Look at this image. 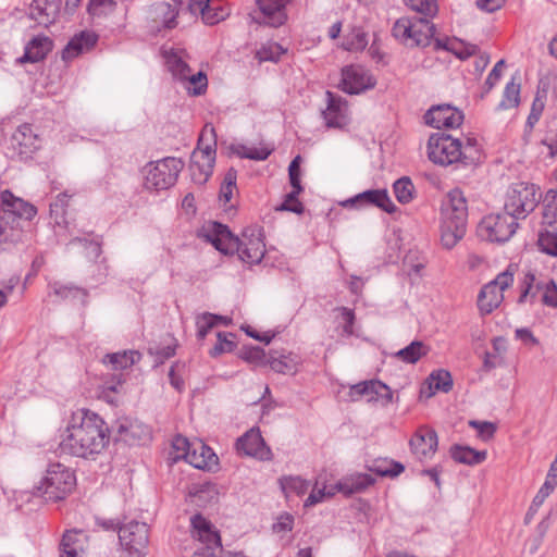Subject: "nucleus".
I'll use <instances>...</instances> for the list:
<instances>
[{
	"label": "nucleus",
	"instance_id": "57",
	"mask_svg": "<svg viewBox=\"0 0 557 557\" xmlns=\"http://www.w3.org/2000/svg\"><path fill=\"white\" fill-rule=\"evenodd\" d=\"M448 51L453 52L458 59L467 60L470 57L476 54L479 47L473 44H463L462 41L451 44Z\"/></svg>",
	"mask_w": 557,
	"mask_h": 557
},
{
	"label": "nucleus",
	"instance_id": "45",
	"mask_svg": "<svg viewBox=\"0 0 557 557\" xmlns=\"http://www.w3.org/2000/svg\"><path fill=\"white\" fill-rule=\"evenodd\" d=\"M394 194L400 203H409L413 199L414 186L408 176H403L393 185Z\"/></svg>",
	"mask_w": 557,
	"mask_h": 557
},
{
	"label": "nucleus",
	"instance_id": "10",
	"mask_svg": "<svg viewBox=\"0 0 557 557\" xmlns=\"http://www.w3.org/2000/svg\"><path fill=\"white\" fill-rule=\"evenodd\" d=\"M121 546L128 553V557H144L149 543V528L147 523L132 520L119 528Z\"/></svg>",
	"mask_w": 557,
	"mask_h": 557
},
{
	"label": "nucleus",
	"instance_id": "22",
	"mask_svg": "<svg viewBox=\"0 0 557 557\" xmlns=\"http://www.w3.org/2000/svg\"><path fill=\"white\" fill-rule=\"evenodd\" d=\"M206 237L215 249L228 255L233 253L237 244V237L234 236L226 225L219 222L209 223Z\"/></svg>",
	"mask_w": 557,
	"mask_h": 557
},
{
	"label": "nucleus",
	"instance_id": "58",
	"mask_svg": "<svg viewBox=\"0 0 557 557\" xmlns=\"http://www.w3.org/2000/svg\"><path fill=\"white\" fill-rule=\"evenodd\" d=\"M159 9L163 14V26L165 28L172 29L177 25L176 17L178 15L177 5H172L168 2H161L159 4Z\"/></svg>",
	"mask_w": 557,
	"mask_h": 557
},
{
	"label": "nucleus",
	"instance_id": "59",
	"mask_svg": "<svg viewBox=\"0 0 557 557\" xmlns=\"http://www.w3.org/2000/svg\"><path fill=\"white\" fill-rule=\"evenodd\" d=\"M300 156H297L293 159L288 166L289 183L294 189H297V191H302V186L300 183Z\"/></svg>",
	"mask_w": 557,
	"mask_h": 557
},
{
	"label": "nucleus",
	"instance_id": "16",
	"mask_svg": "<svg viewBox=\"0 0 557 557\" xmlns=\"http://www.w3.org/2000/svg\"><path fill=\"white\" fill-rule=\"evenodd\" d=\"M437 446V433L426 425L418 428L409 441L410 451L419 461L431 459L435 455Z\"/></svg>",
	"mask_w": 557,
	"mask_h": 557
},
{
	"label": "nucleus",
	"instance_id": "19",
	"mask_svg": "<svg viewBox=\"0 0 557 557\" xmlns=\"http://www.w3.org/2000/svg\"><path fill=\"white\" fill-rule=\"evenodd\" d=\"M115 441L127 445H136L150 438V429L148 425L127 418L120 419L113 426Z\"/></svg>",
	"mask_w": 557,
	"mask_h": 557
},
{
	"label": "nucleus",
	"instance_id": "21",
	"mask_svg": "<svg viewBox=\"0 0 557 557\" xmlns=\"http://www.w3.org/2000/svg\"><path fill=\"white\" fill-rule=\"evenodd\" d=\"M12 144L22 160H27L39 149L40 140L28 124L16 128L12 135Z\"/></svg>",
	"mask_w": 557,
	"mask_h": 557
},
{
	"label": "nucleus",
	"instance_id": "29",
	"mask_svg": "<svg viewBox=\"0 0 557 557\" xmlns=\"http://www.w3.org/2000/svg\"><path fill=\"white\" fill-rule=\"evenodd\" d=\"M23 225L0 214V251L22 240Z\"/></svg>",
	"mask_w": 557,
	"mask_h": 557
},
{
	"label": "nucleus",
	"instance_id": "2",
	"mask_svg": "<svg viewBox=\"0 0 557 557\" xmlns=\"http://www.w3.org/2000/svg\"><path fill=\"white\" fill-rule=\"evenodd\" d=\"M428 157L430 161L442 166H472L481 160V147L475 137L468 136L461 141L451 135L437 133L428 140Z\"/></svg>",
	"mask_w": 557,
	"mask_h": 557
},
{
	"label": "nucleus",
	"instance_id": "44",
	"mask_svg": "<svg viewBox=\"0 0 557 557\" xmlns=\"http://www.w3.org/2000/svg\"><path fill=\"white\" fill-rule=\"evenodd\" d=\"M368 45L367 34L360 27H354L343 41V48L347 51H361Z\"/></svg>",
	"mask_w": 557,
	"mask_h": 557
},
{
	"label": "nucleus",
	"instance_id": "28",
	"mask_svg": "<svg viewBox=\"0 0 557 557\" xmlns=\"http://www.w3.org/2000/svg\"><path fill=\"white\" fill-rule=\"evenodd\" d=\"M187 462L196 469H211L218 463V457L203 442L197 441L187 454Z\"/></svg>",
	"mask_w": 557,
	"mask_h": 557
},
{
	"label": "nucleus",
	"instance_id": "17",
	"mask_svg": "<svg viewBox=\"0 0 557 557\" xmlns=\"http://www.w3.org/2000/svg\"><path fill=\"white\" fill-rule=\"evenodd\" d=\"M463 113L457 108L444 103L433 106L424 114L426 125L434 128H457L463 122Z\"/></svg>",
	"mask_w": 557,
	"mask_h": 557
},
{
	"label": "nucleus",
	"instance_id": "37",
	"mask_svg": "<svg viewBox=\"0 0 557 557\" xmlns=\"http://www.w3.org/2000/svg\"><path fill=\"white\" fill-rule=\"evenodd\" d=\"M278 482L286 497L290 495L302 496L310 486L309 481L297 475L283 476Z\"/></svg>",
	"mask_w": 557,
	"mask_h": 557
},
{
	"label": "nucleus",
	"instance_id": "62",
	"mask_svg": "<svg viewBox=\"0 0 557 557\" xmlns=\"http://www.w3.org/2000/svg\"><path fill=\"white\" fill-rule=\"evenodd\" d=\"M335 493L336 491L334 490V486L329 491H326L325 486L322 488H313L305 500V507L314 506L318 503H321L325 497H332Z\"/></svg>",
	"mask_w": 557,
	"mask_h": 557
},
{
	"label": "nucleus",
	"instance_id": "15",
	"mask_svg": "<svg viewBox=\"0 0 557 557\" xmlns=\"http://www.w3.org/2000/svg\"><path fill=\"white\" fill-rule=\"evenodd\" d=\"M375 86V79L364 67L348 65L342 70V79L338 84L341 90L356 95Z\"/></svg>",
	"mask_w": 557,
	"mask_h": 557
},
{
	"label": "nucleus",
	"instance_id": "20",
	"mask_svg": "<svg viewBox=\"0 0 557 557\" xmlns=\"http://www.w3.org/2000/svg\"><path fill=\"white\" fill-rule=\"evenodd\" d=\"M236 448L239 453L256 457L260 460H271L272 451L267 446L259 429L252 428L237 440Z\"/></svg>",
	"mask_w": 557,
	"mask_h": 557
},
{
	"label": "nucleus",
	"instance_id": "25",
	"mask_svg": "<svg viewBox=\"0 0 557 557\" xmlns=\"http://www.w3.org/2000/svg\"><path fill=\"white\" fill-rule=\"evenodd\" d=\"M349 396L352 400H358L363 396H368V400L377 398L391 401L393 394L391 388L380 381L361 382L350 387Z\"/></svg>",
	"mask_w": 557,
	"mask_h": 557
},
{
	"label": "nucleus",
	"instance_id": "47",
	"mask_svg": "<svg viewBox=\"0 0 557 557\" xmlns=\"http://www.w3.org/2000/svg\"><path fill=\"white\" fill-rule=\"evenodd\" d=\"M543 219L544 222L552 225L557 222V188L549 189L543 199Z\"/></svg>",
	"mask_w": 557,
	"mask_h": 557
},
{
	"label": "nucleus",
	"instance_id": "11",
	"mask_svg": "<svg viewBox=\"0 0 557 557\" xmlns=\"http://www.w3.org/2000/svg\"><path fill=\"white\" fill-rule=\"evenodd\" d=\"M513 282V273L507 269L499 273L495 280L485 284L478 296V307L482 314H490L503 301V292Z\"/></svg>",
	"mask_w": 557,
	"mask_h": 557
},
{
	"label": "nucleus",
	"instance_id": "27",
	"mask_svg": "<svg viewBox=\"0 0 557 557\" xmlns=\"http://www.w3.org/2000/svg\"><path fill=\"white\" fill-rule=\"evenodd\" d=\"M52 48L53 41L48 36H36L26 45L24 54L17 61L20 63L42 61Z\"/></svg>",
	"mask_w": 557,
	"mask_h": 557
},
{
	"label": "nucleus",
	"instance_id": "55",
	"mask_svg": "<svg viewBox=\"0 0 557 557\" xmlns=\"http://www.w3.org/2000/svg\"><path fill=\"white\" fill-rule=\"evenodd\" d=\"M54 294L57 296H60L62 298H69V297H82L83 301H86V298L88 296V293L86 289L81 288L78 286L74 285H61L58 283H54L52 285Z\"/></svg>",
	"mask_w": 557,
	"mask_h": 557
},
{
	"label": "nucleus",
	"instance_id": "60",
	"mask_svg": "<svg viewBox=\"0 0 557 557\" xmlns=\"http://www.w3.org/2000/svg\"><path fill=\"white\" fill-rule=\"evenodd\" d=\"M115 5L113 0H89L88 12L94 16H100L112 11Z\"/></svg>",
	"mask_w": 557,
	"mask_h": 557
},
{
	"label": "nucleus",
	"instance_id": "18",
	"mask_svg": "<svg viewBox=\"0 0 557 557\" xmlns=\"http://www.w3.org/2000/svg\"><path fill=\"white\" fill-rule=\"evenodd\" d=\"M0 197V214L9 218L11 221L23 224L32 220L37 213L36 208L32 203L15 197L10 190L2 191Z\"/></svg>",
	"mask_w": 557,
	"mask_h": 557
},
{
	"label": "nucleus",
	"instance_id": "40",
	"mask_svg": "<svg viewBox=\"0 0 557 557\" xmlns=\"http://www.w3.org/2000/svg\"><path fill=\"white\" fill-rule=\"evenodd\" d=\"M369 469L381 476L395 478L405 470V467L403 463L392 459H377L373 461Z\"/></svg>",
	"mask_w": 557,
	"mask_h": 557
},
{
	"label": "nucleus",
	"instance_id": "54",
	"mask_svg": "<svg viewBox=\"0 0 557 557\" xmlns=\"http://www.w3.org/2000/svg\"><path fill=\"white\" fill-rule=\"evenodd\" d=\"M537 244L543 252L557 257V233L548 231L540 233Z\"/></svg>",
	"mask_w": 557,
	"mask_h": 557
},
{
	"label": "nucleus",
	"instance_id": "24",
	"mask_svg": "<svg viewBox=\"0 0 557 557\" xmlns=\"http://www.w3.org/2000/svg\"><path fill=\"white\" fill-rule=\"evenodd\" d=\"M327 106L322 116L327 127L341 128L346 124L347 102L339 96L326 91Z\"/></svg>",
	"mask_w": 557,
	"mask_h": 557
},
{
	"label": "nucleus",
	"instance_id": "41",
	"mask_svg": "<svg viewBox=\"0 0 557 557\" xmlns=\"http://www.w3.org/2000/svg\"><path fill=\"white\" fill-rule=\"evenodd\" d=\"M428 383L432 394L436 391L448 393L454 384L451 374L443 369L433 371L428 379Z\"/></svg>",
	"mask_w": 557,
	"mask_h": 557
},
{
	"label": "nucleus",
	"instance_id": "36",
	"mask_svg": "<svg viewBox=\"0 0 557 557\" xmlns=\"http://www.w3.org/2000/svg\"><path fill=\"white\" fill-rule=\"evenodd\" d=\"M428 352H429L428 346H425L420 341H413L405 348L398 350L395 354V357L406 363L413 364V363L418 362L422 357L426 356Z\"/></svg>",
	"mask_w": 557,
	"mask_h": 557
},
{
	"label": "nucleus",
	"instance_id": "33",
	"mask_svg": "<svg viewBox=\"0 0 557 557\" xmlns=\"http://www.w3.org/2000/svg\"><path fill=\"white\" fill-rule=\"evenodd\" d=\"M140 358L141 355L137 350H123L107 354L102 361L104 364H110L113 370H124L138 362Z\"/></svg>",
	"mask_w": 557,
	"mask_h": 557
},
{
	"label": "nucleus",
	"instance_id": "50",
	"mask_svg": "<svg viewBox=\"0 0 557 557\" xmlns=\"http://www.w3.org/2000/svg\"><path fill=\"white\" fill-rule=\"evenodd\" d=\"M218 319H222V315H216L208 312L197 317V337L199 339H203L210 332V330L218 324Z\"/></svg>",
	"mask_w": 557,
	"mask_h": 557
},
{
	"label": "nucleus",
	"instance_id": "38",
	"mask_svg": "<svg viewBox=\"0 0 557 557\" xmlns=\"http://www.w3.org/2000/svg\"><path fill=\"white\" fill-rule=\"evenodd\" d=\"M124 383L125 375L123 373L113 374L110 379L103 382L100 397L109 404H116L117 398L115 395L120 393Z\"/></svg>",
	"mask_w": 557,
	"mask_h": 557
},
{
	"label": "nucleus",
	"instance_id": "31",
	"mask_svg": "<svg viewBox=\"0 0 557 557\" xmlns=\"http://www.w3.org/2000/svg\"><path fill=\"white\" fill-rule=\"evenodd\" d=\"M85 548V535L82 532L67 531L60 544V557H82Z\"/></svg>",
	"mask_w": 557,
	"mask_h": 557
},
{
	"label": "nucleus",
	"instance_id": "12",
	"mask_svg": "<svg viewBox=\"0 0 557 557\" xmlns=\"http://www.w3.org/2000/svg\"><path fill=\"white\" fill-rule=\"evenodd\" d=\"M256 3L258 11L249 14L253 23L280 27L287 21L286 5L289 0H256Z\"/></svg>",
	"mask_w": 557,
	"mask_h": 557
},
{
	"label": "nucleus",
	"instance_id": "49",
	"mask_svg": "<svg viewBox=\"0 0 557 557\" xmlns=\"http://www.w3.org/2000/svg\"><path fill=\"white\" fill-rule=\"evenodd\" d=\"M405 2L411 10L422 14V18L430 20L438 10L436 0H405Z\"/></svg>",
	"mask_w": 557,
	"mask_h": 557
},
{
	"label": "nucleus",
	"instance_id": "4",
	"mask_svg": "<svg viewBox=\"0 0 557 557\" xmlns=\"http://www.w3.org/2000/svg\"><path fill=\"white\" fill-rule=\"evenodd\" d=\"M76 484L74 472L62 463L49 465L40 485L35 487L34 495L44 497L47 502L64 499Z\"/></svg>",
	"mask_w": 557,
	"mask_h": 557
},
{
	"label": "nucleus",
	"instance_id": "13",
	"mask_svg": "<svg viewBox=\"0 0 557 557\" xmlns=\"http://www.w3.org/2000/svg\"><path fill=\"white\" fill-rule=\"evenodd\" d=\"M341 205L358 210L376 207L389 214L397 210L386 189H368L346 199Z\"/></svg>",
	"mask_w": 557,
	"mask_h": 557
},
{
	"label": "nucleus",
	"instance_id": "5",
	"mask_svg": "<svg viewBox=\"0 0 557 557\" xmlns=\"http://www.w3.org/2000/svg\"><path fill=\"white\" fill-rule=\"evenodd\" d=\"M216 133L212 124H206L200 133L197 148L190 157V170L195 181L205 183L212 174L215 163Z\"/></svg>",
	"mask_w": 557,
	"mask_h": 557
},
{
	"label": "nucleus",
	"instance_id": "51",
	"mask_svg": "<svg viewBox=\"0 0 557 557\" xmlns=\"http://www.w3.org/2000/svg\"><path fill=\"white\" fill-rule=\"evenodd\" d=\"M184 82H187L188 86L186 87L188 92L194 96L202 95L208 87V78L203 72H198L196 74L188 75Z\"/></svg>",
	"mask_w": 557,
	"mask_h": 557
},
{
	"label": "nucleus",
	"instance_id": "53",
	"mask_svg": "<svg viewBox=\"0 0 557 557\" xmlns=\"http://www.w3.org/2000/svg\"><path fill=\"white\" fill-rule=\"evenodd\" d=\"M300 193L301 191H297V189L293 188V190L285 196L284 201L278 207H276V210L289 211L297 214L302 213L305 208L304 205L298 200V195Z\"/></svg>",
	"mask_w": 557,
	"mask_h": 557
},
{
	"label": "nucleus",
	"instance_id": "48",
	"mask_svg": "<svg viewBox=\"0 0 557 557\" xmlns=\"http://www.w3.org/2000/svg\"><path fill=\"white\" fill-rule=\"evenodd\" d=\"M268 362L276 373L293 375L297 372V362L290 356L271 357Z\"/></svg>",
	"mask_w": 557,
	"mask_h": 557
},
{
	"label": "nucleus",
	"instance_id": "6",
	"mask_svg": "<svg viewBox=\"0 0 557 557\" xmlns=\"http://www.w3.org/2000/svg\"><path fill=\"white\" fill-rule=\"evenodd\" d=\"M184 163L181 159L166 157L148 162L143 168L144 186L150 191L166 190L174 186Z\"/></svg>",
	"mask_w": 557,
	"mask_h": 557
},
{
	"label": "nucleus",
	"instance_id": "26",
	"mask_svg": "<svg viewBox=\"0 0 557 557\" xmlns=\"http://www.w3.org/2000/svg\"><path fill=\"white\" fill-rule=\"evenodd\" d=\"M98 41V36L89 30L76 34L62 50V60L71 61L82 53L91 50Z\"/></svg>",
	"mask_w": 557,
	"mask_h": 557
},
{
	"label": "nucleus",
	"instance_id": "42",
	"mask_svg": "<svg viewBox=\"0 0 557 557\" xmlns=\"http://www.w3.org/2000/svg\"><path fill=\"white\" fill-rule=\"evenodd\" d=\"M520 103V84L515 82V77L507 83L503 99L497 106V110H508L518 107Z\"/></svg>",
	"mask_w": 557,
	"mask_h": 557
},
{
	"label": "nucleus",
	"instance_id": "52",
	"mask_svg": "<svg viewBox=\"0 0 557 557\" xmlns=\"http://www.w3.org/2000/svg\"><path fill=\"white\" fill-rule=\"evenodd\" d=\"M191 446H194V442L190 443L187 437L182 435H176L172 441L173 448V457L174 461L178 459H184L187 461V454H190Z\"/></svg>",
	"mask_w": 557,
	"mask_h": 557
},
{
	"label": "nucleus",
	"instance_id": "63",
	"mask_svg": "<svg viewBox=\"0 0 557 557\" xmlns=\"http://www.w3.org/2000/svg\"><path fill=\"white\" fill-rule=\"evenodd\" d=\"M541 301L548 307L557 308V284L554 280H549L545 285Z\"/></svg>",
	"mask_w": 557,
	"mask_h": 557
},
{
	"label": "nucleus",
	"instance_id": "43",
	"mask_svg": "<svg viewBox=\"0 0 557 557\" xmlns=\"http://www.w3.org/2000/svg\"><path fill=\"white\" fill-rule=\"evenodd\" d=\"M166 65L173 77L185 81L190 71L189 65L182 59L177 52H171L166 57Z\"/></svg>",
	"mask_w": 557,
	"mask_h": 557
},
{
	"label": "nucleus",
	"instance_id": "14",
	"mask_svg": "<svg viewBox=\"0 0 557 557\" xmlns=\"http://www.w3.org/2000/svg\"><path fill=\"white\" fill-rule=\"evenodd\" d=\"M239 259L248 264L259 263L265 253V245L260 232L256 230H246L243 237H237V244L234 249Z\"/></svg>",
	"mask_w": 557,
	"mask_h": 557
},
{
	"label": "nucleus",
	"instance_id": "61",
	"mask_svg": "<svg viewBox=\"0 0 557 557\" xmlns=\"http://www.w3.org/2000/svg\"><path fill=\"white\" fill-rule=\"evenodd\" d=\"M339 312V318L343 322V332L345 335L350 336L354 333L355 313L351 309L339 307L336 309Z\"/></svg>",
	"mask_w": 557,
	"mask_h": 557
},
{
	"label": "nucleus",
	"instance_id": "39",
	"mask_svg": "<svg viewBox=\"0 0 557 557\" xmlns=\"http://www.w3.org/2000/svg\"><path fill=\"white\" fill-rule=\"evenodd\" d=\"M72 196L73 195H70L67 191L60 193L55 197L54 201L50 203V215L54 220L55 224H67L66 209Z\"/></svg>",
	"mask_w": 557,
	"mask_h": 557
},
{
	"label": "nucleus",
	"instance_id": "30",
	"mask_svg": "<svg viewBox=\"0 0 557 557\" xmlns=\"http://www.w3.org/2000/svg\"><path fill=\"white\" fill-rule=\"evenodd\" d=\"M373 483L374 479L371 475L366 473H356L338 481L334 485V490L345 495H351L364 491Z\"/></svg>",
	"mask_w": 557,
	"mask_h": 557
},
{
	"label": "nucleus",
	"instance_id": "32",
	"mask_svg": "<svg viewBox=\"0 0 557 557\" xmlns=\"http://www.w3.org/2000/svg\"><path fill=\"white\" fill-rule=\"evenodd\" d=\"M450 457L459 463L475 466L482 463L486 457V450H475L469 446L453 445L449 449Z\"/></svg>",
	"mask_w": 557,
	"mask_h": 557
},
{
	"label": "nucleus",
	"instance_id": "23",
	"mask_svg": "<svg viewBox=\"0 0 557 557\" xmlns=\"http://www.w3.org/2000/svg\"><path fill=\"white\" fill-rule=\"evenodd\" d=\"M61 0H33L28 16L39 25L49 26L53 24L60 13Z\"/></svg>",
	"mask_w": 557,
	"mask_h": 557
},
{
	"label": "nucleus",
	"instance_id": "3",
	"mask_svg": "<svg viewBox=\"0 0 557 557\" xmlns=\"http://www.w3.org/2000/svg\"><path fill=\"white\" fill-rule=\"evenodd\" d=\"M467 221V199L459 188H455L441 207V240L445 248H453L465 236Z\"/></svg>",
	"mask_w": 557,
	"mask_h": 557
},
{
	"label": "nucleus",
	"instance_id": "1",
	"mask_svg": "<svg viewBox=\"0 0 557 557\" xmlns=\"http://www.w3.org/2000/svg\"><path fill=\"white\" fill-rule=\"evenodd\" d=\"M110 431L104 420L89 409L73 413L60 447L63 453L75 457L92 458L109 444Z\"/></svg>",
	"mask_w": 557,
	"mask_h": 557
},
{
	"label": "nucleus",
	"instance_id": "64",
	"mask_svg": "<svg viewBox=\"0 0 557 557\" xmlns=\"http://www.w3.org/2000/svg\"><path fill=\"white\" fill-rule=\"evenodd\" d=\"M227 16L225 10L221 7H210L203 12L202 21L208 25H215Z\"/></svg>",
	"mask_w": 557,
	"mask_h": 557
},
{
	"label": "nucleus",
	"instance_id": "56",
	"mask_svg": "<svg viewBox=\"0 0 557 557\" xmlns=\"http://www.w3.org/2000/svg\"><path fill=\"white\" fill-rule=\"evenodd\" d=\"M284 52L278 44H269L257 51V58L260 62H276Z\"/></svg>",
	"mask_w": 557,
	"mask_h": 557
},
{
	"label": "nucleus",
	"instance_id": "7",
	"mask_svg": "<svg viewBox=\"0 0 557 557\" xmlns=\"http://www.w3.org/2000/svg\"><path fill=\"white\" fill-rule=\"evenodd\" d=\"M393 36L409 47H426L435 34V26L428 18L400 17L392 29Z\"/></svg>",
	"mask_w": 557,
	"mask_h": 557
},
{
	"label": "nucleus",
	"instance_id": "46",
	"mask_svg": "<svg viewBox=\"0 0 557 557\" xmlns=\"http://www.w3.org/2000/svg\"><path fill=\"white\" fill-rule=\"evenodd\" d=\"M554 490H552V485L548 483H544L536 495L534 496L527 513L524 517V523L529 524L534 516L537 513L540 507L543 505L545 499L553 493Z\"/></svg>",
	"mask_w": 557,
	"mask_h": 557
},
{
	"label": "nucleus",
	"instance_id": "34",
	"mask_svg": "<svg viewBox=\"0 0 557 557\" xmlns=\"http://www.w3.org/2000/svg\"><path fill=\"white\" fill-rule=\"evenodd\" d=\"M546 283L542 281H537L535 275L531 272H528L524 275L522 286H521V295L518 299L519 304H524L530 301L534 304L540 292L545 290Z\"/></svg>",
	"mask_w": 557,
	"mask_h": 557
},
{
	"label": "nucleus",
	"instance_id": "35",
	"mask_svg": "<svg viewBox=\"0 0 557 557\" xmlns=\"http://www.w3.org/2000/svg\"><path fill=\"white\" fill-rule=\"evenodd\" d=\"M197 539L205 544L201 552H196L193 557H218L216 550L222 549L221 537L216 531L210 529L205 533H199Z\"/></svg>",
	"mask_w": 557,
	"mask_h": 557
},
{
	"label": "nucleus",
	"instance_id": "9",
	"mask_svg": "<svg viewBox=\"0 0 557 557\" xmlns=\"http://www.w3.org/2000/svg\"><path fill=\"white\" fill-rule=\"evenodd\" d=\"M518 219L504 209L503 212L485 216L479 224L481 237L497 243L509 240L516 233Z\"/></svg>",
	"mask_w": 557,
	"mask_h": 557
},
{
	"label": "nucleus",
	"instance_id": "8",
	"mask_svg": "<svg viewBox=\"0 0 557 557\" xmlns=\"http://www.w3.org/2000/svg\"><path fill=\"white\" fill-rule=\"evenodd\" d=\"M540 199L541 194L535 184L527 182L515 183L507 190L504 209L518 220H523L534 211Z\"/></svg>",
	"mask_w": 557,
	"mask_h": 557
}]
</instances>
